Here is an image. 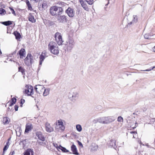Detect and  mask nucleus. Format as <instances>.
I'll return each mask as SVG.
<instances>
[{
	"mask_svg": "<svg viewBox=\"0 0 155 155\" xmlns=\"http://www.w3.org/2000/svg\"><path fill=\"white\" fill-rule=\"evenodd\" d=\"M48 46L49 50L53 54H57L59 53L58 48L56 46V44L54 42L51 41L50 42Z\"/></svg>",
	"mask_w": 155,
	"mask_h": 155,
	"instance_id": "obj_3",
	"label": "nucleus"
},
{
	"mask_svg": "<svg viewBox=\"0 0 155 155\" xmlns=\"http://www.w3.org/2000/svg\"><path fill=\"white\" fill-rule=\"evenodd\" d=\"M33 56L31 54V57H30L29 58V62L30 63V65L33 62Z\"/></svg>",
	"mask_w": 155,
	"mask_h": 155,
	"instance_id": "obj_37",
	"label": "nucleus"
},
{
	"mask_svg": "<svg viewBox=\"0 0 155 155\" xmlns=\"http://www.w3.org/2000/svg\"><path fill=\"white\" fill-rule=\"evenodd\" d=\"M76 128L77 130L79 132L81 131L82 130V127L80 124H78L76 125Z\"/></svg>",
	"mask_w": 155,
	"mask_h": 155,
	"instance_id": "obj_30",
	"label": "nucleus"
},
{
	"mask_svg": "<svg viewBox=\"0 0 155 155\" xmlns=\"http://www.w3.org/2000/svg\"><path fill=\"white\" fill-rule=\"evenodd\" d=\"M15 153V152L14 151H13L12 152V155H13V154H14V153Z\"/></svg>",
	"mask_w": 155,
	"mask_h": 155,
	"instance_id": "obj_57",
	"label": "nucleus"
},
{
	"mask_svg": "<svg viewBox=\"0 0 155 155\" xmlns=\"http://www.w3.org/2000/svg\"><path fill=\"white\" fill-rule=\"evenodd\" d=\"M25 50L24 48H21L17 54H18L20 55V58L21 59H23V57L25 56Z\"/></svg>",
	"mask_w": 155,
	"mask_h": 155,
	"instance_id": "obj_14",
	"label": "nucleus"
},
{
	"mask_svg": "<svg viewBox=\"0 0 155 155\" xmlns=\"http://www.w3.org/2000/svg\"><path fill=\"white\" fill-rule=\"evenodd\" d=\"M50 12L52 15L54 16L61 15L63 12V10L61 7L54 6L50 8Z\"/></svg>",
	"mask_w": 155,
	"mask_h": 155,
	"instance_id": "obj_2",
	"label": "nucleus"
},
{
	"mask_svg": "<svg viewBox=\"0 0 155 155\" xmlns=\"http://www.w3.org/2000/svg\"><path fill=\"white\" fill-rule=\"evenodd\" d=\"M116 141L115 140L112 139L108 143L109 146L110 147H112L116 149L117 146L116 145Z\"/></svg>",
	"mask_w": 155,
	"mask_h": 155,
	"instance_id": "obj_15",
	"label": "nucleus"
},
{
	"mask_svg": "<svg viewBox=\"0 0 155 155\" xmlns=\"http://www.w3.org/2000/svg\"><path fill=\"white\" fill-rule=\"evenodd\" d=\"M109 0H108V2H107V4H106L105 5V6H106L107 5L109 4Z\"/></svg>",
	"mask_w": 155,
	"mask_h": 155,
	"instance_id": "obj_56",
	"label": "nucleus"
},
{
	"mask_svg": "<svg viewBox=\"0 0 155 155\" xmlns=\"http://www.w3.org/2000/svg\"><path fill=\"white\" fill-rule=\"evenodd\" d=\"M65 12L71 18L73 17L75 15V11L73 8L68 7L66 10Z\"/></svg>",
	"mask_w": 155,
	"mask_h": 155,
	"instance_id": "obj_7",
	"label": "nucleus"
},
{
	"mask_svg": "<svg viewBox=\"0 0 155 155\" xmlns=\"http://www.w3.org/2000/svg\"><path fill=\"white\" fill-rule=\"evenodd\" d=\"M32 128V125L31 124L29 125L27 124L26 125L25 129V133H28L29 131L31 130Z\"/></svg>",
	"mask_w": 155,
	"mask_h": 155,
	"instance_id": "obj_18",
	"label": "nucleus"
},
{
	"mask_svg": "<svg viewBox=\"0 0 155 155\" xmlns=\"http://www.w3.org/2000/svg\"><path fill=\"white\" fill-rule=\"evenodd\" d=\"M38 143L39 145H42V146H45L46 145V144L45 143H43L42 142H38Z\"/></svg>",
	"mask_w": 155,
	"mask_h": 155,
	"instance_id": "obj_41",
	"label": "nucleus"
},
{
	"mask_svg": "<svg viewBox=\"0 0 155 155\" xmlns=\"http://www.w3.org/2000/svg\"><path fill=\"white\" fill-rule=\"evenodd\" d=\"M58 125L59 126V127H62L64 129V127H63V122L61 120H58Z\"/></svg>",
	"mask_w": 155,
	"mask_h": 155,
	"instance_id": "obj_29",
	"label": "nucleus"
},
{
	"mask_svg": "<svg viewBox=\"0 0 155 155\" xmlns=\"http://www.w3.org/2000/svg\"><path fill=\"white\" fill-rule=\"evenodd\" d=\"M18 106L17 105H15V110L16 111L18 110Z\"/></svg>",
	"mask_w": 155,
	"mask_h": 155,
	"instance_id": "obj_46",
	"label": "nucleus"
},
{
	"mask_svg": "<svg viewBox=\"0 0 155 155\" xmlns=\"http://www.w3.org/2000/svg\"><path fill=\"white\" fill-rule=\"evenodd\" d=\"M33 150L29 148L26 150L23 153L24 155H34Z\"/></svg>",
	"mask_w": 155,
	"mask_h": 155,
	"instance_id": "obj_12",
	"label": "nucleus"
},
{
	"mask_svg": "<svg viewBox=\"0 0 155 155\" xmlns=\"http://www.w3.org/2000/svg\"><path fill=\"white\" fill-rule=\"evenodd\" d=\"M117 121L119 122H122L123 121V118L119 116L117 118Z\"/></svg>",
	"mask_w": 155,
	"mask_h": 155,
	"instance_id": "obj_39",
	"label": "nucleus"
},
{
	"mask_svg": "<svg viewBox=\"0 0 155 155\" xmlns=\"http://www.w3.org/2000/svg\"><path fill=\"white\" fill-rule=\"evenodd\" d=\"M137 21V18L136 16L134 15L133 16V19L132 20V21H133L134 22H136Z\"/></svg>",
	"mask_w": 155,
	"mask_h": 155,
	"instance_id": "obj_40",
	"label": "nucleus"
},
{
	"mask_svg": "<svg viewBox=\"0 0 155 155\" xmlns=\"http://www.w3.org/2000/svg\"><path fill=\"white\" fill-rule=\"evenodd\" d=\"M133 138H135V136H134H134H133Z\"/></svg>",
	"mask_w": 155,
	"mask_h": 155,
	"instance_id": "obj_61",
	"label": "nucleus"
},
{
	"mask_svg": "<svg viewBox=\"0 0 155 155\" xmlns=\"http://www.w3.org/2000/svg\"><path fill=\"white\" fill-rule=\"evenodd\" d=\"M153 49H154L155 48V46L153 47ZM153 51H154V52L155 51L154 50V49H153Z\"/></svg>",
	"mask_w": 155,
	"mask_h": 155,
	"instance_id": "obj_58",
	"label": "nucleus"
},
{
	"mask_svg": "<svg viewBox=\"0 0 155 155\" xmlns=\"http://www.w3.org/2000/svg\"><path fill=\"white\" fill-rule=\"evenodd\" d=\"M3 119V123L4 124H7L9 123L10 119L8 117H4Z\"/></svg>",
	"mask_w": 155,
	"mask_h": 155,
	"instance_id": "obj_22",
	"label": "nucleus"
},
{
	"mask_svg": "<svg viewBox=\"0 0 155 155\" xmlns=\"http://www.w3.org/2000/svg\"><path fill=\"white\" fill-rule=\"evenodd\" d=\"M27 86H28V89L25 90V93L27 94L28 96H31L34 94L33 87L31 85H27Z\"/></svg>",
	"mask_w": 155,
	"mask_h": 155,
	"instance_id": "obj_8",
	"label": "nucleus"
},
{
	"mask_svg": "<svg viewBox=\"0 0 155 155\" xmlns=\"http://www.w3.org/2000/svg\"><path fill=\"white\" fill-rule=\"evenodd\" d=\"M25 102V100L23 99H21V100L20 104L21 105L23 104Z\"/></svg>",
	"mask_w": 155,
	"mask_h": 155,
	"instance_id": "obj_45",
	"label": "nucleus"
},
{
	"mask_svg": "<svg viewBox=\"0 0 155 155\" xmlns=\"http://www.w3.org/2000/svg\"><path fill=\"white\" fill-rule=\"evenodd\" d=\"M13 34L15 36V38L16 39H18L21 38V35L20 33L17 31L14 32Z\"/></svg>",
	"mask_w": 155,
	"mask_h": 155,
	"instance_id": "obj_21",
	"label": "nucleus"
},
{
	"mask_svg": "<svg viewBox=\"0 0 155 155\" xmlns=\"http://www.w3.org/2000/svg\"><path fill=\"white\" fill-rule=\"evenodd\" d=\"M8 146L7 145H5L4 147L3 150V151L4 152L6 150H7L8 148Z\"/></svg>",
	"mask_w": 155,
	"mask_h": 155,
	"instance_id": "obj_43",
	"label": "nucleus"
},
{
	"mask_svg": "<svg viewBox=\"0 0 155 155\" xmlns=\"http://www.w3.org/2000/svg\"><path fill=\"white\" fill-rule=\"evenodd\" d=\"M28 20L29 21L32 22H34L35 21L33 17H29L28 18Z\"/></svg>",
	"mask_w": 155,
	"mask_h": 155,
	"instance_id": "obj_36",
	"label": "nucleus"
},
{
	"mask_svg": "<svg viewBox=\"0 0 155 155\" xmlns=\"http://www.w3.org/2000/svg\"><path fill=\"white\" fill-rule=\"evenodd\" d=\"M21 107H22V105H21Z\"/></svg>",
	"mask_w": 155,
	"mask_h": 155,
	"instance_id": "obj_63",
	"label": "nucleus"
},
{
	"mask_svg": "<svg viewBox=\"0 0 155 155\" xmlns=\"http://www.w3.org/2000/svg\"><path fill=\"white\" fill-rule=\"evenodd\" d=\"M10 138H9L8 139V140L9 141L10 140Z\"/></svg>",
	"mask_w": 155,
	"mask_h": 155,
	"instance_id": "obj_62",
	"label": "nucleus"
},
{
	"mask_svg": "<svg viewBox=\"0 0 155 155\" xmlns=\"http://www.w3.org/2000/svg\"><path fill=\"white\" fill-rule=\"evenodd\" d=\"M18 71L21 72L22 75H25V70L21 66H20L18 68Z\"/></svg>",
	"mask_w": 155,
	"mask_h": 155,
	"instance_id": "obj_24",
	"label": "nucleus"
},
{
	"mask_svg": "<svg viewBox=\"0 0 155 155\" xmlns=\"http://www.w3.org/2000/svg\"><path fill=\"white\" fill-rule=\"evenodd\" d=\"M9 142L8 141V142H7L6 143V144L5 145H7L8 146H9Z\"/></svg>",
	"mask_w": 155,
	"mask_h": 155,
	"instance_id": "obj_52",
	"label": "nucleus"
},
{
	"mask_svg": "<svg viewBox=\"0 0 155 155\" xmlns=\"http://www.w3.org/2000/svg\"><path fill=\"white\" fill-rule=\"evenodd\" d=\"M36 135L40 140L43 141L45 140V138L44 136L43 135L41 132L40 131L37 132L36 133Z\"/></svg>",
	"mask_w": 155,
	"mask_h": 155,
	"instance_id": "obj_11",
	"label": "nucleus"
},
{
	"mask_svg": "<svg viewBox=\"0 0 155 155\" xmlns=\"http://www.w3.org/2000/svg\"><path fill=\"white\" fill-rule=\"evenodd\" d=\"M54 146L55 147H57V146H58V145H57V144H54Z\"/></svg>",
	"mask_w": 155,
	"mask_h": 155,
	"instance_id": "obj_54",
	"label": "nucleus"
},
{
	"mask_svg": "<svg viewBox=\"0 0 155 155\" xmlns=\"http://www.w3.org/2000/svg\"><path fill=\"white\" fill-rule=\"evenodd\" d=\"M154 90H155V88L154 89Z\"/></svg>",
	"mask_w": 155,
	"mask_h": 155,
	"instance_id": "obj_64",
	"label": "nucleus"
},
{
	"mask_svg": "<svg viewBox=\"0 0 155 155\" xmlns=\"http://www.w3.org/2000/svg\"><path fill=\"white\" fill-rule=\"evenodd\" d=\"M27 5L28 7V10L31 11L32 10V8L30 3Z\"/></svg>",
	"mask_w": 155,
	"mask_h": 155,
	"instance_id": "obj_38",
	"label": "nucleus"
},
{
	"mask_svg": "<svg viewBox=\"0 0 155 155\" xmlns=\"http://www.w3.org/2000/svg\"><path fill=\"white\" fill-rule=\"evenodd\" d=\"M77 142L78 143V144L81 147H83V145L82 143L78 140H77Z\"/></svg>",
	"mask_w": 155,
	"mask_h": 155,
	"instance_id": "obj_44",
	"label": "nucleus"
},
{
	"mask_svg": "<svg viewBox=\"0 0 155 155\" xmlns=\"http://www.w3.org/2000/svg\"><path fill=\"white\" fill-rule=\"evenodd\" d=\"M6 13L5 10L2 8H0V15H5Z\"/></svg>",
	"mask_w": 155,
	"mask_h": 155,
	"instance_id": "obj_27",
	"label": "nucleus"
},
{
	"mask_svg": "<svg viewBox=\"0 0 155 155\" xmlns=\"http://www.w3.org/2000/svg\"><path fill=\"white\" fill-rule=\"evenodd\" d=\"M133 22H134L132 21H131L130 23H128V24L129 25H131L132 24V23H133Z\"/></svg>",
	"mask_w": 155,
	"mask_h": 155,
	"instance_id": "obj_53",
	"label": "nucleus"
},
{
	"mask_svg": "<svg viewBox=\"0 0 155 155\" xmlns=\"http://www.w3.org/2000/svg\"><path fill=\"white\" fill-rule=\"evenodd\" d=\"M11 13L10 12H8L7 14H10Z\"/></svg>",
	"mask_w": 155,
	"mask_h": 155,
	"instance_id": "obj_59",
	"label": "nucleus"
},
{
	"mask_svg": "<svg viewBox=\"0 0 155 155\" xmlns=\"http://www.w3.org/2000/svg\"><path fill=\"white\" fill-rule=\"evenodd\" d=\"M151 35H150L149 33L145 34L144 35V38L146 39H150L151 38Z\"/></svg>",
	"mask_w": 155,
	"mask_h": 155,
	"instance_id": "obj_32",
	"label": "nucleus"
},
{
	"mask_svg": "<svg viewBox=\"0 0 155 155\" xmlns=\"http://www.w3.org/2000/svg\"><path fill=\"white\" fill-rule=\"evenodd\" d=\"M155 68V66L151 68H150L149 69H146L145 70H141V71H149L152 70H153L154 68Z\"/></svg>",
	"mask_w": 155,
	"mask_h": 155,
	"instance_id": "obj_35",
	"label": "nucleus"
},
{
	"mask_svg": "<svg viewBox=\"0 0 155 155\" xmlns=\"http://www.w3.org/2000/svg\"><path fill=\"white\" fill-rule=\"evenodd\" d=\"M91 147L92 150L95 151L97 149L98 146L97 145L94 144V145H92Z\"/></svg>",
	"mask_w": 155,
	"mask_h": 155,
	"instance_id": "obj_31",
	"label": "nucleus"
},
{
	"mask_svg": "<svg viewBox=\"0 0 155 155\" xmlns=\"http://www.w3.org/2000/svg\"><path fill=\"white\" fill-rule=\"evenodd\" d=\"M75 44L74 39L69 37L66 40L65 44L68 51H71L74 47Z\"/></svg>",
	"mask_w": 155,
	"mask_h": 155,
	"instance_id": "obj_4",
	"label": "nucleus"
},
{
	"mask_svg": "<svg viewBox=\"0 0 155 155\" xmlns=\"http://www.w3.org/2000/svg\"><path fill=\"white\" fill-rule=\"evenodd\" d=\"M0 54H2V52L1 51V50H0Z\"/></svg>",
	"mask_w": 155,
	"mask_h": 155,
	"instance_id": "obj_60",
	"label": "nucleus"
},
{
	"mask_svg": "<svg viewBox=\"0 0 155 155\" xmlns=\"http://www.w3.org/2000/svg\"><path fill=\"white\" fill-rule=\"evenodd\" d=\"M58 20L60 23H65L67 22L68 20L67 16L63 15L58 16Z\"/></svg>",
	"mask_w": 155,
	"mask_h": 155,
	"instance_id": "obj_9",
	"label": "nucleus"
},
{
	"mask_svg": "<svg viewBox=\"0 0 155 155\" xmlns=\"http://www.w3.org/2000/svg\"><path fill=\"white\" fill-rule=\"evenodd\" d=\"M130 133L131 134H137V132H136V131H131L130 132Z\"/></svg>",
	"mask_w": 155,
	"mask_h": 155,
	"instance_id": "obj_48",
	"label": "nucleus"
},
{
	"mask_svg": "<svg viewBox=\"0 0 155 155\" xmlns=\"http://www.w3.org/2000/svg\"><path fill=\"white\" fill-rule=\"evenodd\" d=\"M16 53V51H14V52H13L12 53V55H13V54H15Z\"/></svg>",
	"mask_w": 155,
	"mask_h": 155,
	"instance_id": "obj_55",
	"label": "nucleus"
},
{
	"mask_svg": "<svg viewBox=\"0 0 155 155\" xmlns=\"http://www.w3.org/2000/svg\"><path fill=\"white\" fill-rule=\"evenodd\" d=\"M50 89L49 88L46 89L44 90V91L43 93V95L44 96H46L48 95L49 93Z\"/></svg>",
	"mask_w": 155,
	"mask_h": 155,
	"instance_id": "obj_25",
	"label": "nucleus"
},
{
	"mask_svg": "<svg viewBox=\"0 0 155 155\" xmlns=\"http://www.w3.org/2000/svg\"><path fill=\"white\" fill-rule=\"evenodd\" d=\"M31 1H35L36 2H39L40 0H31Z\"/></svg>",
	"mask_w": 155,
	"mask_h": 155,
	"instance_id": "obj_50",
	"label": "nucleus"
},
{
	"mask_svg": "<svg viewBox=\"0 0 155 155\" xmlns=\"http://www.w3.org/2000/svg\"><path fill=\"white\" fill-rule=\"evenodd\" d=\"M16 131L17 136H19L21 135L22 130L21 128H20L17 129Z\"/></svg>",
	"mask_w": 155,
	"mask_h": 155,
	"instance_id": "obj_28",
	"label": "nucleus"
},
{
	"mask_svg": "<svg viewBox=\"0 0 155 155\" xmlns=\"http://www.w3.org/2000/svg\"><path fill=\"white\" fill-rule=\"evenodd\" d=\"M12 21H8L2 22V24L5 26H8L12 24Z\"/></svg>",
	"mask_w": 155,
	"mask_h": 155,
	"instance_id": "obj_23",
	"label": "nucleus"
},
{
	"mask_svg": "<svg viewBox=\"0 0 155 155\" xmlns=\"http://www.w3.org/2000/svg\"><path fill=\"white\" fill-rule=\"evenodd\" d=\"M46 4L45 3H43L42 5V8H44V7L45 5Z\"/></svg>",
	"mask_w": 155,
	"mask_h": 155,
	"instance_id": "obj_51",
	"label": "nucleus"
},
{
	"mask_svg": "<svg viewBox=\"0 0 155 155\" xmlns=\"http://www.w3.org/2000/svg\"><path fill=\"white\" fill-rule=\"evenodd\" d=\"M58 148L64 152H69V151L67 150L65 148L62 147L61 145H60V146L58 147Z\"/></svg>",
	"mask_w": 155,
	"mask_h": 155,
	"instance_id": "obj_26",
	"label": "nucleus"
},
{
	"mask_svg": "<svg viewBox=\"0 0 155 155\" xmlns=\"http://www.w3.org/2000/svg\"><path fill=\"white\" fill-rule=\"evenodd\" d=\"M115 120V119L113 116L103 117L98 118L96 120V122H98L100 123L107 124L113 122Z\"/></svg>",
	"mask_w": 155,
	"mask_h": 155,
	"instance_id": "obj_1",
	"label": "nucleus"
},
{
	"mask_svg": "<svg viewBox=\"0 0 155 155\" xmlns=\"http://www.w3.org/2000/svg\"><path fill=\"white\" fill-rule=\"evenodd\" d=\"M16 101V99L15 97H13L12 99L11 102L15 104Z\"/></svg>",
	"mask_w": 155,
	"mask_h": 155,
	"instance_id": "obj_42",
	"label": "nucleus"
},
{
	"mask_svg": "<svg viewBox=\"0 0 155 155\" xmlns=\"http://www.w3.org/2000/svg\"><path fill=\"white\" fill-rule=\"evenodd\" d=\"M71 150L73 152V153L78 155V152L76 146L73 144L71 147Z\"/></svg>",
	"mask_w": 155,
	"mask_h": 155,
	"instance_id": "obj_17",
	"label": "nucleus"
},
{
	"mask_svg": "<svg viewBox=\"0 0 155 155\" xmlns=\"http://www.w3.org/2000/svg\"><path fill=\"white\" fill-rule=\"evenodd\" d=\"M45 129L46 131L49 133L51 132L53 130V128L51 127L50 124L48 123H46L45 124Z\"/></svg>",
	"mask_w": 155,
	"mask_h": 155,
	"instance_id": "obj_13",
	"label": "nucleus"
},
{
	"mask_svg": "<svg viewBox=\"0 0 155 155\" xmlns=\"http://www.w3.org/2000/svg\"><path fill=\"white\" fill-rule=\"evenodd\" d=\"M79 0L80 3L81 4V5L83 8L85 10L88 11L89 9L88 8L86 4L83 1H81V0Z\"/></svg>",
	"mask_w": 155,
	"mask_h": 155,
	"instance_id": "obj_20",
	"label": "nucleus"
},
{
	"mask_svg": "<svg viewBox=\"0 0 155 155\" xmlns=\"http://www.w3.org/2000/svg\"><path fill=\"white\" fill-rule=\"evenodd\" d=\"M25 2H26V4L27 5H28V4H29L30 3L29 1L28 0H26Z\"/></svg>",
	"mask_w": 155,
	"mask_h": 155,
	"instance_id": "obj_47",
	"label": "nucleus"
},
{
	"mask_svg": "<svg viewBox=\"0 0 155 155\" xmlns=\"http://www.w3.org/2000/svg\"><path fill=\"white\" fill-rule=\"evenodd\" d=\"M31 56V54H27V56L25 59L24 61L25 64L27 66H29L30 65V63L29 62V58Z\"/></svg>",
	"mask_w": 155,
	"mask_h": 155,
	"instance_id": "obj_16",
	"label": "nucleus"
},
{
	"mask_svg": "<svg viewBox=\"0 0 155 155\" xmlns=\"http://www.w3.org/2000/svg\"><path fill=\"white\" fill-rule=\"evenodd\" d=\"M43 89V87L40 85H36V86L35 87V89L36 92L39 94H41V92L39 91L38 90V89L40 90L41 89L42 90Z\"/></svg>",
	"mask_w": 155,
	"mask_h": 155,
	"instance_id": "obj_19",
	"label": "nucleus"
},
{
	"mask_svg": "<svg viewBox=\"0 0 155 155\" xmlns=\"http://www.w3.org/2000/svg\"><path fill=\"white\" fill-rule=\"evenodd\" d=\"M54 38L58 45H61L63 42V41L61 34L58 32H56Z\"/></svg>",
	"mask_w": 155,
	"mask_h": 155,
	"instance_id": "obj_5",
	"label": "nucleus"
},
{
	"mask_svg": "<svg viewBox=\"0 0 155 155\" xmlns=\"http://www.w3.org/2000/svg\"><path fill=\"white\" fill-rule=\"evenodd\" d=\"M15 104L14 103H12V102H11L10 103V104H9V106H13Z\"/></svg>",
	"mask_w": 155,
	"mask_h": 155,
	"instance_id": "obj_49",
	"label": "nucleus"
},
{
	"mask_svg": "<svg viewBox=\"0 0 155 155\" xmlns=\"http://www.w3.org/2000/svg\"><path fill=\"white\" fill-rule=\"evenodd\" d=\"M47 56H47L46 55V52H42L41 54L39 57L40 61L38 69H40V67H41V66L42 64V61H44V60L45 58V57H47Z\"/></svg>",
	"mask_w": 155,
	"mask_h": 155,
	"instance_id": "obj_10",
	"label": "nucleus"
},
{
	"mask_svg": "<svg viewBox=\"0 0 155 155\" xmlns=\"http://www.w3.org/2000/svg\"><path fill=\"white\" fill-rule=\"evenodd\" d=\"M89 5H92L93 3V0H85Z\"/></svg>",
	"mask_w": 155,
	"mask_h": 155,
	"instance_id": "obj_33",
	"label": "nucleus"
},
{
	"mask_svg": "<svg viewBox=\"0 0 155 155\" xmlns=\"http://www.w3.org/2000/svg\"><path fill=\"white\" fill-rule=\"evenodd\" d=\"M9 8L10 9V10L11 11L12 13V14H13L14 15L16 16V15L15 13V12L14 11V9L12 8L11 7H9Z\"/></svg>",
	"mask_w": 155,
	"mask_h": 155,
	"instance_id": "obj_34",
	"label": "nucleus"
},
{
	"mask_svg": "<svg viewBox=\"0 0 155 155\" xmlns=\"http://www.w3.org/2000/svg\"><path fill=\"white\" fill-rule=\"evenodd\" d=\"M78 94L76 91L71 93H69L68 95L69 98L72 101H75L78 97Z\"/></svg>",
	"mask_w": 155,
	"mask_h": 155,
	"instance_id": "obj_6",
	"label": "nucleus"
}]
</instances>
